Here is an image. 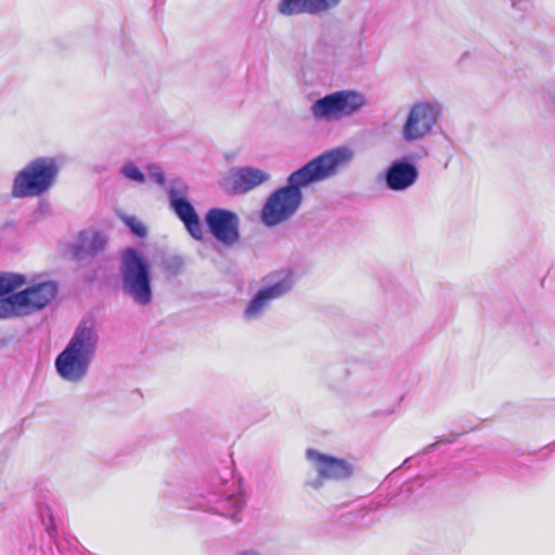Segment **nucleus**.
<instances>
[{
  "label": "nucleus",
  "instance_id": "obj_15",
  "mask_svg": "<svg viewBox=\"0 0 555 555\" xmlns=\"http://www.w3.org/2000/svg\"><path fill=\"white\" fill-rule=\"evenodd\" d=\"M107 240L104 234L95 231H83L74 245V255L78 259L94 257L106 247Z\"/></svg>",
  "mask_w": 555,
  "mask_h": 555
},
{
  "label": "nucleus",
  "instance_id": "obj_28",
  "mask_svg": "<svg viewBox=\"0 0 555 555\" xmlns=\"http://www.w3.org/2000/svg\"><path fill=\"white\" fill-rule=\"evenodd\" d=\"M8 345V339L5 338H0V349H2L3 347H5Z\"/></svg>",
  "mask_w": 555,
  "mask_h": 555
},
{
  "label": "nucleus",
  "instance_id": "obj_27",
  "mask_svg": "<svg viewBox=\"0 0 555 555\" xmlns=\"http://www.w3.org/2000/svg\"><path fill=\"white\" fill-rule=\"evenodd\" d=\"M235 555H263V554L259 553L258 551L249 550V551L240 552Z\"/></svg>",
  "mask_w": 555,
  "mask_h": 555
},
{
  "label": "nucleus",
  "instance_id": "obj_16",
  "mask_svg": "<svg viewBox=\"0 0 555 555\" xmlns=\"http://www.w3.org/2000/svg\"><path fill=\"white\" fill-rule=\"evenodd\" d=\"M220 496V502L224 504L223 515L237 521L236 515L244 506V500L238 494L237 485L234 480H224L220 482V488L215 493Z\"/></svg>",
  "mask_w": 555,
  "mask_h": 555
},
{
  "label": "nucleus",
  "instance_id": "obj_1",
  "mask_svg": "<svg viewBox=\"0 0 555 555\" xmlns=\"http://www.w3.org/2000/svg\"><path fill=\"white\" fill-rule=\"evenodd\" d=\"M350 146H337L323 152L306 165L292 172L286 185L276 189L266 199L260 210V221L268 228L280 225L292 219L304 202L302 188L337 176L354 159Z\"/></svg>",
  "mask_w": 555,
  "mask_h": 555
},
{
  "label": "nucleus",
  "instance_id": "obj_13",
  "mask_svg": "<svg viewBox=\"0 0 555 555\" xmlns=\"http://www.w3.org/2000/svg\"><path fill=\"white\" fill-rule=\"evenodd\" d=\"M418 179V169L412 162L402 158L393 160L383 172L386 188L393 192H403L412 188Z\"/></svg>",
  "mask_w": 555,
  "mask_h": 555
},
{
  "label": "nucleus",
  "instance_id": "obj_20",
  "mask_svg": "<svg viewBox=\"0 0 555 555\" xmlns=\"http://www.w3.org/2000/svg\"><path fill=\"white\" fill-rule=\"evenodd\" d=\"M120 173L128 180L137 183L142 184L145 182V175L132 162L125 163L120 168Z\"/></svg>",
  "mask_w": 555,
  "mask_h": 555
},
{
  "label": "nucleus",
  "instance_id": "obj_26",
  "mask_svg": "<svg viewBox=\"0 0 555 555\" xmlns=\"http://www.w3.org/2000/svg\"><path fill=\"white\" fill-rule=\"evenodd\" d=\"M325 478H321L319 475H318V478L314 480V481H311V482H308L307 485L314 488V489H320L322 486H323V480Z\"/></svg>",
  "mask_w": 555,
  "mask_h": 555
},
{
  "label": "nucleus",
  "instance_id": "obj_19",
  "mask_svg": "<svg viewBox=\"0 0 555 555\" xmlns=\"http://www.w3.org/2000/svg\"><path fill=\"white\" fill-rule=\"evenodd\" d=\"M183 267L184 259L180 255H172L163 260L164 271L171 276L180 274Z\"/></svg>",
  "mask_w": 555,
  "mask_h": 555
},
{
  "label": "nucleus",
  "instance_id": "obj_29",
  "mask_svg": "<svg viewBox=\"0 0 555 555\" xmlns=\"http://www.w3.org/2000/svg\"><path fill=\"white\" fill-rule=\"evenodd\" d=\"M551 101H552V103H553V105H554V107H555V92L552 94V96H551Z\"/></svg>",
  "mask_w": 555,
  "mask_h": 555
},
{
  "label": "nucleus",
  "instance_id": "obj_5",
  "mask_svg": "<svg viewBox=\"0 0 555 555\" xmlns=\"http://www.w3.org/2000/svg\"><path fill=\"white\" fill-rule=\"evenodd\" d=\"M367 105L366 96L351 89L338 90L314 101L310 107L315 120H340L350 117Z\"/></svg>",
  "mask_w": 555,
  "mask_h": 555
},
{
  "label": "nucleus",
  "instance_id": "obj_2",
  "mask_svg": "<svg viewBox=\"0 0 555 555\" xmlns=\"http://www.w3.org/2000/svg\"><path fill=\"white\" fill-rule=\"evenodd\" d=\"M99 343L100 334L94 321L81 320L55 359L54 365L60 377L74 384L82 382L95 358Z\"/></svg>",
  "mask_w": 555,
  "mask_h": 555
},
{
  "label": "nucleus",
  "instance_id": "obj_10",
  "mask_svg": "<svg viewBox=\"0 0 555 555\" xmlns=\"http://www.w3.org/2000/svg\"><path fill=\"white\" fill-rule=\"evenodd\" d=\"M270 179V173L260 168L250 166L235 167L223 179L222 188L233 194H246Z\"/></svg>",
  "mask_w": 555,
  "mask_h": 555
},
{
  "label": "nucleus",
  "instance_id": "obj_22",
  "mask_svg": "<svg viewBox=\"0 0 555 555\" xmlns=\"http://www.w3.org/2000/svg\"><path fill=\"white\" fill-rule=\"evenodd\" d=\"M512 8L516 11L515 18H522L531 9V0H511Z\"/></svg>",
  "mask_w": 555,
  "mask_h": 555
},
{
  "label": "nucleus",
  "instance_id": "obj_4",
  "mask_svg": "<svg viewBox=\"0 0 555 555\" xmlns=\"http://www.w3.org/2000/svg\"><path fill=\"white\" fill-rule=\"evenodd\" d=\"M60 172L54 157H38L29 162L13 180L12 196L25 198L39 196L49 191Z\"/></svg>",
  "mask_w": 555,
  "mask_h": 555
},
{
  "label": "nucleus",
  "instance_id": "obj_9",
  "mask_svg": "<svg viewBox=\"0 0 555 555\" xmlns=\"http://www.w3.org/2000/svg\"><path fill=\"white\" fill-rule=\"evenodd\" d=\"M209 233L223 246L233 247L241 240L240 217L225 208H210L205 215Z\"/></svg>",
  "mask_w": 555,
  "mask_h": 555
},
{
  "label": "nucleus",
  "instance_id": "obj_23",
  "mask_svg": "<svg viewBox=\"0 0 555 555\" xmlns=\"http://www.w3.org/2000/svg\"><path fill=\"white\" fill-rule=\"evenodd\" d=\"M149 175L157 184L164 185L166 182V176L164 170L158 165H150L147 167Z\"/></svg>",
  "mask_w": 555,
  "mask_h": 555
},
{
  "label": "nucleus",
  "instance_id": "obj_17",
  "mask_svg": "<svg viewBox=\"0 0 555 555\" xmlns=\"http://www.w3.org/2000/svg\"><path fill=\"white\" fill-rule=\"evenodd\" d=\"M24 305L14 298V294L0 298V319L26 315Z\"/></svg>",
  "mask_w": 555,
  "mask_h": 555
},
{
  "label": "nucleus",
  "instance_id": "obj_24",
  "mask_svg": "<svg viewBox=\"0 0 555 555\" xmlns=\"http://www.w3.org/2000/svg\"><path fill=\"white\" fill-rule=\"evenodd\" d=\"M459 436H460V434L452 433V434H450V435H449V437H448L447 439H444V440H438L437 442H435V443H431V444L427 446V447L424 449V453H428V452H430V451H431V450H433V449H434L438 443H440V442L452 443V442H454V441L457 439V437H459Z\"/></svg>",
  "mask_w": 555,
  "mask_h": 555
},
{
  "label": "nucleus",
  "instance_id": "obj_18",
  "mask_svg": "<svg viewBox=\"0 0 555 555\" xmlns=\"http://www.w3.org/2000/svg\"><path fill=\"white\" fill-rule=\"evenodd\" d=\"M26 283V276L21 273L0 272V296L11 293Z\"/></svg>",
  "mask_w": 555,
  "mask_h": 555
},
{
  "label": "nucleus",
  "instance_id": "obj_11",
  "mask_svg": "<svg viewBox=\"0 0 555 555\" xmlns=\"http://www.w3.org/2000/svg\"><path fill=\"white\" fill-rule=\"evenodd\" d=\"M59 293V285L54 281H44L14 293V298L24 305L26 314L40 311L49 306Z\"/></svg>",
  "mask_w": 555,
  "mask_h": 555
},
{
  "label": "nucleus",
  "instance_id": "obj_3",
  "mask_svg": "<svg viewBox=\"0 0 555 555\" xmlns=\"http://www.w3.org/2000/svg\"><path fill=\"white\" fill-rule=\"evenodd\" d=\"M119 272L122 294L140 307L151 305L153 301L151 268L135 248L129 247L122 253Z\"/></svg>",
  "mask_w": 555,
  "mask_h": 555
},
{
  "label": "nucleus",
  "instance_id": "obj_21",
  "mask_svg": "<svg viewBox=\"0 0 555 555\" xmlns=\"http://www.w3.org/2000/svg\"><path fill=\"white\" fill-rule=\"evenodd\" d=\"M122 222L130 229L131 233L138 237H145L147 235V229L137 217L120 215Z\"/></svg>",
  "mask_w": 555,
  "mask_h": 555
},
{
  "label": "nucleus",
  "instance_id": "obj_6",
  "mask_svg": "<svg viewBox=\"0 0 555 555\" xmlns=\"http://www.w3.org/2000/svg\"><path fill=\"white\" fill-rule=\"evenodd\" d=\"M295 285L294 275L289 270H279L269 273L263 278V285L249 300L243 312L247 321L259 320L270 305L293 289Z\"/></svg>",
  "mask_w": 555,
  "mask_h": 555
},
{
  "label": "nucleus",
  "instance_id": "obj_7",
  "mask_svg": "<svg viewBox=\"0 0 555 555\" xmlns=\"http://www.w3.org/2000/svg\"><path fill=\"white\" fill-rule=\"evenodd\" d=\"M169 208L184 224L188 233L196 241H203L204 232L199 216L188 199L189 185L182 179H175L167 190Z\"/></svg>",
  "mask_w": 555,
  "mask_h": 555
},
{
  "label": "nucleus",
  "instance_id": "obj_8",
  "mask_svg": "<svg viewBox=\"0 0 555 555\" xmlns=\"http://www.w3.org/2000/svg\"><path fill=\"white\" fill-rule=\"evenodd\" d=\"M438 102H418L414 104L402 126V138L405 142L422 140L429 134L441 114Z\"/></svg>",
  "mask_w": 555,
  "mask_h": 555
},
{
  "label": "nucleus",
  "instance_id": "obj_14",
  "mask_svg": "<svg viewBox=\"0 0 555 555\" xmlns=\"http://www.w3.org/2000/svg\"><path fill=\"white\" fill-rule=\"evenodd\" d=\"M343 0H280L276 11L283 16L321 15L336 9Z\"/></svg>",
  "mask_w": 555,
  "mask_h": 555
},
{
  "label": "nucleus",
  "instance_id": "obj_25",
  "mask_svg": "<svg viewBox=\"0 0 555 555\" xmlns=\"http://www.w3.org/2000/svg\"><path fill=\"white\" fill-rule=\"evenodd\" d=\"M459 436H460V434L452 433V434H450V435H449V437H448L447 439H444V440H438L437 442H435V443H431V444L427 446V447L424 449V453H428V452H430V451H431V450H433V449H434L438 443H440V442L452 443V442H454V441L457 439V437H459Z\"/></svg>",
  "mask_w": 555,
  "mask_h": 555
},
{
  "label": "nucleus",
  "instance_id": "obj_12",
  "mask_svg": "<svg viewBox=\"0 0 555 555\" xmlns=\"http://www.w3.org/2000/svg\"><path fill=\"white\" fill-rule=\"evenodd\" d=\"M306 457L313 464L321 478L344 480L353 473V466L348 461L323 454L314 449H308Z\"/></svg>",
  "mask_w": 555,
  "mask_h": 555
}]
</instances>
